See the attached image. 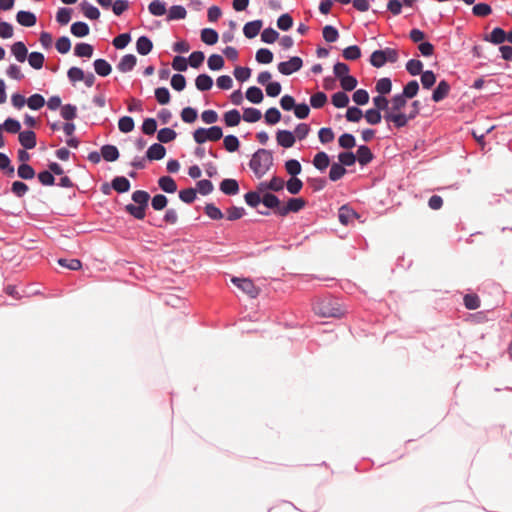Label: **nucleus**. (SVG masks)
<instances>
[{
	"mask_svg": "<svg viewBox=\"0 0 512 512\" xmlns=\"http://www.w3.org/2000/svg\"><path fill=\"white\" fill-rule=\"evenodd\" d=\"M273 165V156L269 150L258 149L251 157L249 167L257 178L263 177Z\"/></svg>",
	"mask_w": 512,
	"mask_h": 512,
	"instance_id": "nucleus-1",
	"label": "nucleus"
},
{
	"mask_svg": "<svg viewBox=\"0 0 512 512\" xmlns=\"http://www.w3.org/2000/svg\"><path fill=\"white\" fill-rule=\"evenodd\" d=\"M150 195L144 190H137L132 194V200L135 204H127L125 210L132 215L134 218L142 220L145 217L146 208Z\"/></svg>",
	"mask_w": 512,
	"mask_h": 512,
	"instance_id": "nucleus-2",
	"label": "nucleus"
},
{
	"mask_svg": "<svg viewBox=\"0 0 512 512\" xmlns=\"http://www.w3.org/2000/svg\"><path fill=\"white\" fill-rule=\"evenodd\" d=\"M313 311L320 317L340 318L343 316L338 303L332 299H318L313 304Z\"/></svg>",
	"mask_w": 512,
	"mask_h": 512,
	"instance_id": "nucleus-3",
	"label": "nucleus"
},
{
	"mask_svg": "<svg viewBox=\"0 0 512 512\" xmlns=\"http://www.w3.org/2000/svg\"><path fill=\"white\" fill-rule=\"evenodd\" d=\"M231 282L250 298H256L260 294V288L249 278L232 277Z\"/></svg>",
	"mask_w": 512,
	"mask_h": 512,
	"instance_id": "nucleus-4",
	"label": "nucleus"
},
{
	"mask_svg": "<svg viewBox=\"0 0 512 512\" xmlns=\"http://www.w3.org/2000/svg\"><path fill=\"white\" fill-rule=\"evenodd\" d=\"M307 205V201L301 197L289 198L286 204H283L281 210H279L280 217H286L289 213H297L301 211Z\"/></svg>",
	"mask_w": 512,
	"mask_h": 512,
	"instance_id": "nucleus-5",
	"label": "nucleus"
},
{
	"mask_svg": "<svg viewBox=\"0 0 512 512\" xmlns=\"http://www.w3.org/2000/svg\"><path fill=\"white\" fill-rule=\"evenodd\" d=\"M303 61L300 57H291L288 61L280 62L278 64V71L283 75H291L301 69Z\"/></svg>",
	"mask_w": 512,
	"mask_h": 512,
	"instance_id": "nucleus-6",
	"label": "nucleus"
},
{
	"mask_svg": "<svg viewBox=\"0 0 512 512\" xmlns=\"http://www.w3.org/2000/svg\"><path fill=\"white\" fill-rule=\"evenodd\" d=\"M262 204L268 209L273 210L274 214L277 216H279V210L283 207L281 200L272 193H264L262 196Z\"/></svg>",
	"mask_w": 512,
	"mask_h": 512,
	"instance_id": "nucleus-7",
	"label": "nucleus"
},
{
	"mask_svg": "<svg viewBox=\"0 0 512 512\" xmlns=\"http://www.w3.org/2000/svg\"><path fill=\"white\" fill-rule=\"evenodd\" d=\"M278 145L284 148H290L295 143V135L288 130H279L276 134Z\"/></svg>",
	"mask_w": 512,
	"mask_h": 512,
	"instance_id": "nucleus-8",
	"label": "nucleus"
},
{
	"mask_svg": "<svg viewBox=\"0 0 512 512\" xmlns=\"http://www.w3.org/2000/svg\"><path fill=\"white\" fill-rule=\"evenodd\" d=\"M355 155L356 161L362 166L369 164L374 158L370 148L366 145L359 146Z\"/></svg>",
	"mask_w": 512,
	"mask_h": 512,
	"instance_id": "nucleus-9",
	"label": "nucleus"
},
{
	"mask_svg": "<svg viewBox=\"0 0 512 512\" xmlns=\"http://www.w3.org/2000/svg\"><path fill=\"white\" fill-rule=\"evenodd\" d=\"M450 92V85L447 81L442 80L438 83L437 87L433 91L432 100L434 102H440L448 96Z\"/></svg>",
	"mask_w": 512,
	"mask_h": 512,
	"instance_id": "nucleus-10",
	"label": "nucleus"
},
{
	"mask_svg": "<svg viewBox=\"0 0 512 512\" xmlns=\"http://www.w3.org/2000/svg\"><path fill=\"white\" fill-rule=\"evenodd\" d=\"M18 138L25 149H33L37 144L36 134L31 130L20 132Z\"/></svg>",
	"mask_w": 512,
	"mask_h": 512,
	"instance_id": "nucleus-11",
	"label": "nucleus"
},
{
	"mask_svg": "<svg viewBox=\"0 0 512 512\" xmlns=\"http://www.w3.org/2000/svg\"><path fill=\"white\" fill-rule=\"evenodd\" d=\"M262 25H263V22L261 20H254V21L248 22L243 27V33L247 38L252 39L259 34V32L262 28Z\"/></svg>",
	"mask_w": 512,
	"mask_h": 512,
	"instance_id": "nucleus-12",
	"label": "nucleus"
},
{
	"mask_svg": "<svg viewBox=\"0 0 512 512\" xmlns=\"http://www.w3.org/2000/svg\"><path fill=\"white\" fill-rule=\"evenodd\" d=\"M384 119L386 122H392L397 128H402L408 124L409 117L404 113H393V114H384Z\"/></svg>",
	"mask_w": 512,
	"mask_h": 512,
	"instance_id": "nucleus-13",
	"label": "nucleus"
},
{
	"mask_svg": "<svg viewBox=\"0 0 512 512\" xmlns=\"http://www.w3.org/2000/svg\"><path fill=\"white\" fill-rule=\"evenodd\" d=\"M137 63V58L133 54L124 55L117 65V69L123 73L131 71Z\"/></svg>",
	"mask_w": 512,
	"mask_h": 512,
	"instance_id": "nucleus-14",
	"label": "nucleus"
},
{
	"mask_svg": "<svg viewBox=\"0 0 512 512\" xmlns=\"http://www.w3.org/2000/svg\"><path fill=\"white\" fill-rule=\"evenodd\" d=\"M406 104L407 100L405 99V96L397 94L391 99V106H389L385 114L402 113L401 110L406 106Z\"/></svg>",
	"mask_w": 512,
	"mask_h": 512,
	"instance_id": "nucleus-15",
	"label": "nucleus"
},
{
	"mask_svg": "<svg viewBox=\"0 0 512 512\" xmlns=\"http://www.w3.org/2000/svg\"><path fill=\"white\" fill-rule=\"evenodd\" d=\"M17 22L25 27H32L36 24V16L29 11H19L16 15Z\"/></svg>",
	"mask_w": 512,
	"mask_h": 512,
	"instance_id": "nucleus-16",
	"label": "nucleus"
},
{
	"mask_svg": "<svg viewBox=\"0 0 512 512\" xmlns=\"http://www.w3.org/2000/svg\"><path fill=\"white\" fill-rule=\"evenodd\" d=\"M166 154V149L163 145L155 143L151 145L146 153L149 160H161Z\"/></svg>",
	"mask_w": 512,
	"mask_h": 512,
	"instance_id": "nucleus-17",
	"label": "nucleus"
},
{
	"mask_svg": "<svg viewBox=\"0 0 512 512\" xmlns=\"http://www.w3.org/2000/svg\"><path fill=\"white\" fill-rule=\"evenodd\" d=\"M220 190L226 195H236L239 192V184L235 179H224L220 183Z\"/></svg>",
	"mask_w": 512,
	"mask_h": 512,
	"instance_id": "nucleus-18",
	"label": "nucleus"
},
{
	"mask_svg": "<svg viewBox=\"0 0 512 512\" xmlns=\"http://www.w3.org/2000/svg\"><path fill=\"white\" fill-rule=\"evenodd\" d=\"M356 216L357 213L346 205L340 207L339 209V221L344 225L349 224L351 221H353L354 218H356Z\"/></svg>",
	"mask_w": 512,
	"mask_h": 512,
	"instance_id": "nucleus-19",
	"label": "nucleus"
},
{
	"mask_svg": "<svg viewBox=\"0 0 512 512\" xmlns=\"http://www.w3.org/2000/svg\"><path fill=\"white\" fill-rule=\"evenodd\" d=\"M330 164V158L327 153L318 152L313 158V165L316 169L324 171Z\"/></svg>",
	"mask_w": 512,
	"mask_h": 512,
	"instance_id": "nucleus-20",
	"label": "nucleus"
},
{
	"mask_svg": "<svg viewBox=\"0 0 512 512\" xmlns=\"http://www.w3.org/2000/svg\"><path fill=\"white\" fill-rule=\"evenodd\" d=\"M152 48L153 43L148 37L141 36L138 38L136 42V49L139 54L147 55L151 52Z\"/></svg>",
	"mask_w": 512,
	"mask_h": 512,
	"instance_id": "nucleus-21",
	"label": "nucleus"
},
{
	"mask_svg": "<svg viewBox=\"0 0 512 512\" xmlns=\"http://www.w3.org/2000/svg\"><path fill=\"white\" fill-rule=\"evenodd\" d=\"M159 187L166 193H174L177 190V184L170 176H162L158 180Z\"/></svg>",
	"mask_w": 512,
	"mask_h": 512,
	"instance_id": "nucleus-22",
	"label": "nucleus"
},
{
	"mask_svg": "<svg viewBox=\"0 0 512 512\" xmlns=\"http://www.w3.org/2000/svg\"><path fill=\"white\" fill-rule=\"evenodd\" d=\"M11 51L17 61L24 62L26 60L28 50L23 42H15L11 47Z\"/></svg>",
	"mask_w": 512,
	"mask_h": 512,
	"instance_id": "nucleus-23",
	"label": "nucleus"
},
{
	"mask_svg": "<svg viewBox=\"0 0 512 512\" xmlns=\"http://www.w3.org/2000/svg\"><path fill=\"white\" fill-rule=\"evenodd\" d=\"M101 155L108 162L116 161L119 157V151L114 145H104L101 148Z\"/></svg>",
	"mask_w": 512,
	"mask_h": 512,
	"instance_id": "nucleus-24",
	"label": "nucleus"
},
{
	"mask_svg": "<svg viewBox=\"0 0 512 512\" xmlns=\"http://www.w3.org/2000/svg\"><path fill=\"white\" fill-rule=\"evenodd\" d=\"M224 123L228 127H234L239 125L241 121V115L240 112L236 109H232L230 111H227L223 116Z\"/></svg>",
	"mask_w": 512,
	"mask_h": 512,
	"instance_id": "nucleus-25",
	"label": "nucleus"
},
{
	"mask_svg": "<svg viewBox=\"0 0 512 512\" xmlns=\"http://www.w3.org/2000/svg\"><path fill=\"white\" fill-rule=\"evenodd\" d=\"M130 182L127 178L123 176L115 177L112 180V187L118 193H125L130 190Z\"/></svg>",
	"mask_w": 512,
	"mask_h": 512,
	"instance_id": "nucleus-26",
	"label": "nucleus"
},
{
	"mask_svg": "<svg viewBox=\"0 0 512 512\" xmlns=\"http://www.w3.org/2000/svg\"><path fill=\"white\" fill-rule=\"evenodd\" d=\"M95 72L102 77L108 76L111 73V65L104 59H96L94 61Z\"/></svg>",
	"mask_w": 512,
	"mask_h": 512,
	"instance_id": "nucleus-27",
	"label": "nucleus"
},
{
	"mask_svg": "<svg viewBox=\"0 0 512 512\" xmlns=\"http://www.w3.org/2000/svg\"><path fill=\"white\" fill-rule=\"evenodd\" d=\"M486 41H490L493 44H502L506 41V32L499 27L492 30L490 36L485 37Z\"/></svg>",
	"mask_w": 512,
	"mask_h": 512,
	"instance_id": "nucleus-28",
	"label": "nucleus"
},
{
	"mask_svg": "<svg viewBox=\"0 0 512 512\" xmlns=\"http://www.w3.org/2000/svg\"><path fill=\"white\" fill-rule=\"evenodd\" d=\"M218 33L216 30L211 28H204L201 31V40L207 45H214L218 41Z\"/></svg>",
	"mask_w": 512,
	"mask_h": 512,
	"instance_id": "nucleus-29",
	"label": "nucleus"
},
{
	"mask_svg": "<svg viewBox=\"0 0 512 512\" xmlns=\"http://www.w3.org/2000/svg\"><path fill=\"white\" fill-rule=\"evenodd\" d=\"M195 85L200 91L210 90L213 85L212 78L207 74H200L195 80Z\"/></svg>",
	"mask_w": 512,
	"mask_h": 512,
	"instance_id": "nucleus-30",
	"label": "nucleus"
},
{
	"mask_svg": "<svg viewBox=\"0 0 512 512\" xmlns=\"http://www.w3.org/2000/svg\"><path fill=\"white\" fill-rule=\"evenodd\" d=\"M187 15L186 9L181 5H173L170 7L168 12L167 20H180L184 19Z\"/></svg>",
	"mask_w": 512,
	"mask_h": 512,
	"instance_id": "nucleus-31",
	"label": "nucleus"
},
{
	"mask_svg": "<svg viewBox=\"0 0 512 512\" xmlns=\"http://www.w3.org/2000/svg\"><path fill=\"white\" fill-rule=\"evenodd\" d=\"M0 170H2L7 176H14V166L11 165V161L9 157L0 152Z\"/></svg>",
	"mask_w": 512,
	"mask_h": 512,
	"instance_id": "nucleus-32",
	"label": "nucleus"
},
{
	"mask_svg": "<svg viewBox=\"0 0 512 512\" xmlns=\"http://www.w3.org/2000/svg\"><path fill=\"white\" fill-rule=\"evenodd\" d=\"M89 26L85 22H75L71 25V33L76 37H85L89 34Z\"/></svg>",
	"mask_w": 512,
	"mask_h": 512,
	"instance_id": "nucleus-33",
	"label": "nucleus"
},
{
	"mask_svg": "<svg viewBox=\"0 0 512 512\" xmlns=\"http://www.w3.org/2000/svg\"><path fill=\"white\" fill-rule=\"evenodd\" d=\"M263 97L262 90L256 86H252L246 91V98L252 103L258 104L262 102Z\"/></svg>",
	"mask_w": 512,
	"mask_h": 512,
	"instance_id": "nucleus-34",
	"label": "nucleus"
},
{
	"mask_svg": "<svg viewBox=\"0 0 512 512\" xmlns=\"http://www.w3.org/2000/svg\"><path fill=\"white\" fill-rule=\"evenodd\" d=\"M346 174V169L339 163H333L329 171V179L331 181H338Z\"/></svg>",
	"mask_w": 512,
	"mask_h": 512,
	"instance_id": "nucleus-35",
	"label": "nucleus"
},
{
	"mask_svg": "<svg viewBox=\"0 0 512 512\" xmlns=\"http://www.w3.org/2000/svg\"><path fill=\"white\" fill-rule=\"evenodd\" d=\"M177 136V133L171 128H162L158 131L157 139L161 143H169L173 141Z\"/></svg>",
	"mask_w": 512,
	"mask_h": 512,
	"instance_id": "nucleus-36",
	"label": "nucleus"
},
{
	"mask_svg": "<svg viewBox=\"0 0 512 512\" xmlns=\"http://www.w3.org/2000/svg\"><path fill=\"white\" fill-rule=\"evenodd\" d=\"M148 10L154 16H162L166 13V4L160 0H153L148 6Z\"/></svg>",
	"mask_w": 512,
	"mask_h": 512,
	"instance_id": "nucleus-37",
	"label": "nucleus"
},
{
	"mask_svg": "<svg viewBox=\"0 0 512 512\" xmlns=\"http://www.w3.org/2000/svg\"><path fill=\"white\" fill-rule=\"evenodd\" d=\"M44 60V55L40 52H32L28 56V62L30 66L36 70H39L43 67Z\"/></svg>",
	"mask_w": 512,
	"mask_h": 512,
	"instance_id": "nucleus-38",
	"label": "nucleus"
},
{
	"mask_svg": "<svg viewBox=\"0 0 512 512\" xmlns=\"http://www.w3.org/2000/svg\"><path fill=\"white\" fill-rule=\"evenodd\" d=\"M261 111L256 108H246L243 112V120L249 123L257 122L261 119Z\"/></svg>",
	"mask_w": 512,
	"mask_h": 512,
	"instance_id": "nucleus-39",
	"label": "nucleus"
},
{
	"mask_svg": "<svg viewBox=\"0 0 512 512\" xmlns=\"http://www.w3.org/2000/svg\"><path fill=\"white\" fill-rule=\"evenodd\" d=\"M375 89L381 95L389 94L392 89V82L389 78H381L377 81Z\"/></svg>",
	"mask_w": 512,
	"mask_h": 512,
	"instance_id": "nucleus-40",
	"label": "nucleus"
},
{
	"mask_svg": "<svg viewBox=\"0 0 512 512\" xmlns=\"http://www.w3.org/2000/svg\"><path fill=\"white\" fill-rule=\"evenodd\" d=\"M74 52L78 57L90 58L93 54V47L88 43H79L75 46Z\"/></svg>",
	"mask_w": 512,
	"mask_h": 512,
	"instance_id": "nucleus-41",
	"label": "nucleus"
},
{
	"mask_svg": "<svg viewBox=\"0 0 512 512\" xmlns=\"http://www.w3.org/2000/svg\"><path fill=\"white\" fill-rule=\"evenodd\" d=\"M303 187V182L297 178L296 176L291 177L286 182V188L290 194L296 195L298 194Z\"/></svg>",
	"mask_w": 512,
	"mask_h": 512,
	"instance_id": "nucleus-42",
	"label": "nucleus"
},
{
	"mask_svg": "<svg viewBox=\"0 0 512 512\" xmlns=\"http://www.w3.org/2000/svg\"><path fill=\"white\" fill-rule=\"evenodd\" d=\"M17 174L20 178L24 180L33 179L35 176V170L32 166L26 163H22L17 170Z\"/></svg>",
	"mask_w": 512,
	"mask_h": 512,
	"instance_id": "nucleus-43",
	"label": "nucleus"
},
{
	"mask_svg": "<svg viewBox=\"0 0 512 512\" xmlns=\"http://www.w3.org/2000/svg\"><path fill=\"white\" fill-rule=\"evenodd\" d=\"M27 105L32 110H39L45 105V99L40 94H33L27 99Z\"/></svg>",
	"mask_w": 512,
	"mask_h": 512,
	"instance_id": "nucleus-44",
	"label": "nucleus"
},
{
	"mask_svg": "<svg viewBox=\"0 0 512 512\" xmlns=\"http://www.w3.org/2000/svg\"><path fill=\"white\" fill-rule=\"evenodd\" d=\"M464 305L469 310H475L480 307V298L477 294H466L463 298Z\"/></svg>",
	"mask_w": 512,
	"mask_h": 512,
	"instance_id": "nucleus-45",
	"label": "nucleus"
},
{
	"mask_svg": "<svg viewBox=\"0 0 512 512\" xmlns=\"http://www.w3.org/2000/svg\"><path fill=\"white\" fill-rule=\"evenodd\" d=\"M134 126V120L129 116H123L118 121V128L123 133L131 132L134 129Z\"/></svg>",
	"mask_w": 512,
	"mask_h": 512,
	"instance_id": "nucleus-46",
	"label": "nucleus"
},
{
	"mask_svg": "<svg viewBox=\"0 0 512 512\" xmlns=\"http://www.w3.org/2000/svg\"><path fill=\"white\" fill-rule=\"evenodd\" d=\"M418 91H419L418 82L416 80H412L406 84L401 95L405 96V99L413 98L417 95Z\"/></svg>",
	"mask_w": 512,
	"mask_h": 512,
	"instance_id": "nucleus-47",
	"label": "nucleus"
},
{
	"mask_svg": "<svg viewBox=\"0 0 512 512\" xmlns=\"http://www.w3.org/2000/svg\"><path fill=\"white\" fill-rule=\"evenodd\" d=\"M61 116L67 121H72L77 116V107L71 104L61 106Z\"/></svg>",
	"mask_w": 512,
	"mask_h": 512,
	"instance_id": "nucleus-48",
	"label": "nucleus"
},
{
	"mask_svg": "<svg viewBox=\"0 0 512 512\" xmlns=\"http://www.w3.org/2000/svg\"><path fill=\"white\" fill-rule=\"evenodd\" d=\"M82 11L83 14L91 20H97L100 17V11L98 10V8L87 2H84L82 4Z\"/></svg>",
	"mask_w": 512,
	"mask_h": 512,
	"instance_id": "nucleus-49",
	"label": "nucleus"
},
{
	"mask_svg": "<svg viewBox=\"0 0 512 512\" xmlns=\"http://www.w3.org/2000/svg\"><path fill=\"white\" fill-rule=\"evenodd\" d=\"M6 130L8 133H20L21 124L18 120L13 118H7L2 125V130Z\"/></svg>",
	"mask_w": 512,
	"mask_h": 512,
	"instance_id": "nucleus-50",
	"label": "nucleus"
},
{
	"mask_svg": "<svg viewBox=\"0 0 512 512\" xmlns=\"http://www.w3.org/2000/svg\"><path fill=\"white\" fill-rule=\"evenodd\" d=\"M343 57L346 60H357L361 57V50L357 45L348 46L343 50Z\"/></svg>",
	"mask_w": 512,
	"mask_h": 512,
	"instance_id": "nucleus-51",
	"label": "nucleus"
},
{
	"mask_svg": "<svg viewBox=\"0 0 512 512\" xmlns=\"http://www.w3.org/2000/svg\"><path fill=\"white\" fill-rule=\"evenodd\" d=\"M256 60L261 64H269L273 61V53L266 48H261L256 52Z\"/></svg>",
	"mask_w": 512,
	"mask_h": 512,
	"instance_id": "nucleus-52",
	"label": "nucleus"
},
{
	"mask_svg": "<svg viewBox=\"0 0 512 512\" xmlns=\"http://www.w3.org/2000/svg\"><path fill=\"white\" fill-rule=\"evenodd\" d=\"M338 143L344 149H352L356 145L355 137L349 133L342 134L338 139Z\"/></svg>",
	"mask_w": 512,
	"mask_h": 512,
	"instance_id": "nucleus-53",
	"label": "nucleus"
},
{
	"mask_svg": "<svg viewBox=\"0 0 512 512\" xmlns=\"http://www.w3.org/2000/svg\"><path fill=\"white\" fill-rule=\"evenodd\" d=\"M349 103V97L344 92H337L332 96V104L337 108H344Z\"/></svg>",
	"mask_w": 512,
	"mask_h": 512,
	"instance_id": "nucleus-54",
	"label": "nucleus"
},
{
	"mask_svg": "<svg viewBox=\"0 0 512 512\" xmlns=\"http://www.w3.org/2000/svg\"><path fill=\"white\" fill-rule=\"evenodd\" d=\"M281 119V113L277 108H269L265 113V121L269 125L278 123Z\"/></svg>",
	"mask_w": 512,
	"mask_h": 512,
	"instance_id": "nucleus-55",
	"label": "nucleus"
},
{
	"mask_svg": "<svg viewBox=\"0 0 512 512\" xmlns=\"http://www.w3.org/2000/svg\"><path fill=\"white\" fill-rule=\"evenodd\" d=\"M224 147L228 152H235L240 146L238 138L234 135H227L223 141Z\"/></svg>",
	"mask_w": 512,
	"mask_h": 512,
	"instance_id": "nucleus-56",
	"label": "nucleus"
},
{
	"mask_svg": "<svg viewBox=\"0 0 512 512\" xmlns=\"http://www.w3.org/2000/svg\"><path fill=\"white\" fill-rule=\"evenodd\" d=\"M436 82V76L433 71L427 70L421 74V83L425 89H430Z\"/></svg>",
	"mask_w": 512,
	"mask_h": 512,
	"instance_id": "nucleus-57",
	"label": "nucleus"
},
{
	"mask_svg": "<svg viewBox=\"0 0 512 512\" xmlns=\"http://www.w3.org/2000/svg\"><path fill=\"white\" fill-rule=\"evenodd\" d=\"M327 102V96L323 92H317L310 98L311 106L315 109L322 108Z\"/></svg>",
	"mask_w": 512,
	"mask_h": 512,
	"instance_id": "nucleus-58",
	"label": "nucleus"
},
{
	"mask_svg": "<svg viewBox=\"0 0 512 512\" xmlns=\"http://www.w3.org/2000/svg\"><path fill=\"white\" fill-rule=\"evenodd\" d=\"M208 67L211 70H220L224 66V59L221 55L212 54L207 61Z\"/></svg>",
	"mask_w": 512,
	"mask_h": 512,
	"instance_id": "nucleus-59",
	"label": "nucleus"
},
{
	"mask_svg": "<svg viewBox=\"0 0 512 512\" xmlns=\"http://www.w3.org/2000/svg\"><path fill=\"white\" fill-rule=\"evenodd\" d=\"M71 14L70 8H60L56 14V20L60 25H67L71 20Z\"/></svg>",
	"mask_w": 512,
	"mask_h": 512,
	"instance_id": "nucleus-60",
	"label": "nucleus"
},
{
	"mask_svg": "<svg viewBox=\"0 0 512 512\" xmlns=\"http://www.w3.org/2000/svg\"><path fill=\"white\" fill-rule=\"evenodd\" d=\"M285 169L289 175L294 177L301 173L302 167H301V164L299 163V161H297L295 159H291V160L286 161Z\"/></svg>",
	"mask_w": 512,
	"mask_h": 512,
	"instance_id": "nucleus-61",
	"label": "nucleus"
},
{
	"mask_svg": "<svg viewBox=\"0 0 512 512\" xmlns=\"http://www.w3.org/2000/svg\"><path fill=\"white\" fill-rule=\"evenodd\" d=\"M245 202L250 207H257L260 203H262V196L259 195V192L250 191L244 195Z\"/></svg>",
	"mask_w": 512,
	"mask_h": 512,
	"instance_id": "nucleus-62",
	"label": "nucleus"
},
{
	"mask_svg": "<svg viewBox=\"0 0 512 512\" xmlns=\"http://www.w3.org/2000/svg\"><path fill=\"white\" fill-rule=\"evenodd\" d=\"M339 37V33L337 31L336 28H334L333 26L331 25H326L324 28H323V38L329 42V43H333L335 42Z\"/></svg>",
	"mask_w": 512,
	"mask_h": 512,
	"instance_id": "nucleus-63",
	"label": "nucleus"
},
{
	"mask_svg": "<svg viewBox=\"0 0 512 512\" xmlns=\"http://www.w3.org/2000/svg\"><path fill=\"white\" fill-rule=\"evenodd\" d=\"M168 203V199L163 194H157L152 198L151 205L152 208L156 211L163 210Z\"/></svg>",
	"mask_w": 512,
	"mask_h": 512,
	"instance_id": "nucleus-64",
	"label": "nucleus"
}]
</instances>
